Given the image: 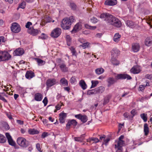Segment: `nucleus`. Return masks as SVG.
Masks as SVG:
<instances>
[{
	"label": "nucleus",
	"instance_id": "nucleus-1",
	"mask_svg": "<svg viewBox=\"0 0 152 152\" xmlns=\"http://www.w3.org/2000/svg\"><path fill=\"white\" fill-rule=\"evenodd\" d=\"M17 142L19 146L23 148H27L29 144L28 141L26 140L24 138L22 137L18 138Z\"/></svg>",
	"mask_w": 152,
	"mask_h": 152
},
{
	"label": "nucleus",
	"instance_id": "nucleus-2",
	"mask_svg": "<svg viewBox=\"0 0 152 152\" xmlns=\"http://www.w3.org/2000/svg\"><path fill=\"white\" fill-rule=\"evenodd\" d=\"M72 23L71 20H62L60 23V25L63 29L68 30L71 28Z\"/></svg>",
	"mask_w": 152,
	"mask_h": 152
},
{
	"label": "nucleus",
	"instance_id": "nucleus-3",
	"mask_svg": "<svg viewBox=\"0 0 152 152\" xmlns=\"http://www.w3.org/2000/svg\"><path fill=\"white\" fill-rule=\"evenodd\" d=\"M11 58V56L8 52L0 51V61H8Z\"/></svg>",
	"mask_w": 152,
	"mask_h": 152
},
{
	"label": "nucleus",
	"instance_id": "nucleus-4",
	"mask_svg": "<svg viewBox=\"0 0 152 152\" xmlns=\"http://www.w3.org/2000/svg\"><path fill=\"white\" fill-rule=\"evenodd\" d=\"M11 29L12 32L17 33L20 31L21 28L18 24L16 23H14L12 24Z\"/></svg>",
	"mask_w": 152,
	"mask_h": 152
},
{
	"label": "nucleus",
	"instance_id": "nucleus-5",
	"mask_svg": "<svg viewBox=\"0 0 152 152\" xmlns=\"http://www.w3.org/2000/svg\"><path fill=\"white\" fill-rule=\"evenodd\" d=\"M107 21L109 24H111L117 27H120L121 26V23L119 20H106Z\"/></svg>",
	"mask_w": 152,
	"mask_h": 152
},
{
	"label": "nucleus",
	"instance_id": "nucleus-6",
	"mask_svg": "<svg viewBox=\"0 0 152 152\" xmlns=\"http://www.w3.org/2000/svg\"><path fill=\"white\" fill-rule=\"evenodd\" d=\"M61 32V29L57 27L52 31L50 35L53 37L56 38L60 35Z\"/></svg>",
	"mask_w": 152,
	"mask_h": 152
},
{
	"label": "nucleus",
	"instance_id": "nucleus-7",
	"mask_svg": "<svg viewBox=\"0 0 152 152\" xmlns=\"http://www.w3.org/2000/svg\"><path fill=\"white\" fill-rule=\"evenodd\" d=\"M126 78L128 80H130L132 79V77L127 74H119L115 76V79L116 80L125 79Z\"/></svg>",
	"mask_w": 152,
	"mask_h": 152
},
{
	"label": "nucleus",
	"instance_id": "nucleus-8",
	"mask_svg": "<svg viewBox=\"0 0 152 152\" xmlns=\"http://www.w3.org/2000/svg\"><path fill=\"white\" fill-rule=\"evenodd\" d=\"M56 80L54 78H50L48 79L46 81V87L47 88H49L56 84Z\"/></svg>",
	"mask_w": 152,
	"mask_h": 152
},
{
	"label": "nucleus",
	"instance_id": "nucleus-9",
	"mask_svg": "<svg viewBox=\"0 0 152 152\" xmlns=\"http://www.w3.org/2000/svg\"><path fill=\"white\" fill-rule=\"evenodd\" d=\"M27 32L29 34L33 36L37 35L39 33V31L37 29H35L33 27H30L29 29H28Z\"/></svg>",
	"mask_w": 152,
	"mask_h": 152
},
{
	"label": "nucleus",
	"instance_id": "nucleus-10",
	"mask_svg": "<svg viewBox=\"0 0 152 152\" xmlns=\"http://www.w3.org/2000/svg\"><path fill=\"white\" fill-rule=\"evenodd\" d=\"M100 17L101 18H107L108 19L111 18L112 19H118L117 18H115V17H114L111 14L107 13H104L100 15Z\"/></svg>",
	"mask_w": 152,
	"mask_h": 152
},
{
	"label": "nucleus",
	"instance_id": "nucleus-11",
	"mask_svg": "<svg viewBox=\"0 0 152 152\" xmlns=\"http://www.w3.org/2000/svg\"><path fill=\"white\" fill-rule=\"evenodd\" d=\"M24 53V51L23 48H19L14 51L13 54L14 56H20L23 55Z\"/></svg>",
	"mask_w": 152,
	"mask_h": 152
},
{
	"label": "nucleus",
	"instance_id": "nucleus-12",
	"mask_svg": "<svg viewBox=\"0 0 152 152\" xmlns=\"http://www.w3.org/2000/svg\"><path fill=\"white\" fill-rule=\"evenodd\" d=\"M77 124V122L75 120L72 119L70 121H69L66 124V128L67 129H69L70 126H75Z\"/></svg>",
	"mask_w": 152,
	"mask_h": 152
},
{
	"label": "nucleus",
	"instance_id": "nucleus-13",
	"mask_svg": "<svg viewBox=\"0 0 152 152\" xmlns=\"http://www.w3.org/2000/svg\"><path fill=\"white\" fill-rule=\"evenodd\" d=\"M111 58H117L120 54V51L117 49H113L111 52Z\"/></svg>",
	"mask_w": 152,
	"mask_h": 152
},
{
	"label": "nucleus",
	"instance_id": "nucleus-14",
	"mask_svg": "<svg viewBox=\"0 0 152 152\" xmlns=\"http://www.w3.org/2000/svg\"><path fill=\"white\" fill-rule=\"evenodd\" d=\"M140 49V45L139 43H134L132 45V50L134 52H138Z\"/></svg>",
	"mask_w": 152,
	"mask_h": 152
},
{
	"label": "nucleus",
	"instance_id": "nucleus-15",
	"mask_svg": "<svg viewBox=\"0 0 152 152\" xmlns=\"http://www.w3.org/2000/svg\"><path fill=\"white\" fill-rule=\"evenodd\" d=\"M81 23H78L75 25L71 32L73 33H76L79 31V29L81 28Z\"/></svg>",
	"mask_w": 152,
	"mask_h": 152
},
{
	"label": "nucleus",
	"instance_id": "nucleus-16",
	"mask_svg": "<svg viewBox=\"0 0 152 152\" xmlns=\"http://www.w3.org/2000/svg\"><path fill=\"white\" fill-rule=\"evenodd\" d=\"M145 44L148 47H150L152 45V38L151 37H147L146 38L144 42Z\"/></svg>",
	"mask_w": 152,
	"mask_h": 152
},
{
	"label": "nucleus",
	"instance_id": "nucleus-17",
	"mask_svg": "<svg viewBox=\"0 0 152 152\" xmlns=\"http://www.w3.org/2000/svg\"><path fill=\"white\" fill-rule=\"evenodd\" d=\"M141 71V70L139 67L137 66H133L131 69V72L134 74L139 73Z\"/></svg>",
	"mask_w": 152,
	"mask_h": 152
},
{
	"label": "nucleus",
	"instance_id": "nucleus-18",
	"mask_svg": "<svg viewBox=\"0 0 152 152\" xmlns=\"http://www.w3.org/2000/svg\"><path fill=\"white\" fill-rule=\"evenodd\" d=\"M66 115V114L65 113H61L59 114V120L60 123H63L65 122Z\"/></svg>",
	"mask_w": 152,
	"mask_h": 152
},
{
	"label": "nucleus",
	"instance_id": "nucleus-19",
	"mask_svg": "<svg viewBox=\"0 0 152 152\" xmlns=\"http://www.w3.org/2000/svg\"><path fill=\"white\" fill-rule=\"evenodd\" d=\"M117 3L116 0H106L105 2V4L109 6H113Z\"/></svg>",
	"mask_w": 152,
	"mask_h": 152
},
{
	"label": "nucleus",
	"instance_id": "nucleus-20",
	"mask_svg": "<svg viewBox=\"0 0 152 152\" xmlns=\"http://www.w3.org/2000/svg\"><path fill=\"white\" fill-rule=\"evenodd\" d=\"M126 24L128 26L132 28H133L137 26V24H135L131 20H128L126 21Z\"/></svg>",
	"mask_w": 152,
	"mask_h": 152
},
{
	"label": "nucleus",
	"instance_id": "nucleus-21",
	"mask_svg": "<svg viewBox=\"0 0 152 152\" xmlns=\"http://www.w3.org/2000/svg\"><path fill=\"white\" fill-rule=\"evenodd\" d=\"M34 73L31 71L27 72L25 75V77L27 79H30L34 76Z\"/></svg>",
	"mask_w": 152,
	"mask_h": 152
},
{
	"label": "nucleus",
	"instance_id": "nucleus-22",
	"mask_svg": "<svg viewBox=\"0 0 152 152\" xmlns=\"http://www.w3.org/2000/svg\"><path fill=\"white\" fill-rule=\"evenodd\" d=\"M42 98V95L40 93H38L34 95V99L37 101H41Z\"/></svg>",
	"mask_w": 152,
	"mask_h": 152
},
{
	"label": "nucleus",
	"instance_id": "nucleus-23",
	"mask_svg": "<svg viewBox=\"0 0 152 152\" xmlns=\"http://www.w3.org/2000/svg\"><path fill=\"white\" fill-rule=\"evenodd\" d=\"M59 67L61 70L64 72H67L68 71V68L66 66V65L64 63H63L59 64Z\"/></svg>",
	"mask_w": 152,
	"mask_h": 152
},
{
	"label": "nucleus",
	"instance_id": "nucleus-24",
	"mask_svg": "<svg viewBox=\"0 0 152 152\" xmlns=\"http://www.w3.org/2000/svg\"><path fill=\"white\" fill-rule=\"evenodd\" d=\"M107 81L108 83V86H110L114 84L116 82V80L113 77H110L108 79Z\"/></svg>",
	"mask_w": 152,
	"mask_h": 152
},
{
	"label": "nucleus",
	"instance_id": "nucleus-25",
	"mask_svg": "<svg viewBox=\"0 0 152 152\" xmlns=\"http://www.w3.org/2000/svg\"><path fill=\"white\" fill-rule=\"evenodd\" d=\"M144 132L145 135L147 136L148 135L149 133V128L148 124L147 123H145L144 124Z\"/></svg>",
	"mask_w": 152,
	"mask_h": 152
},
{
	"label": "nucleus",
	"instance_id": "nucleus-26",
	"mask_svg": "<svg viewBox=\"0 0 152 152\" xmlns=\"http://www.w3.org/2000/svg\"><path fill=\"white\" fill-rule=\"evenodd\" d=\"M28 132V133L31 135L37 134L39 133V131L34 129H29Z\"/></svg>",
	"mask_w": 152,
	"mask_h": 152
},
{
	"label": "nucleus",
	"instance_id": "nucleus-27",
	"mask_svg": "<svg viewBox=\"0 0 152 152\" xmlns=\"http://www.w3.org/2000/svg\"><path fill=\"white\" fill-rule=\"evenodd\" d=\"M117 58H111V62L112 64L114 65L117 66L119 64V61L118 60Z\"/></svg>",
	"mask_w": 152,
	"mask_h": 152
},
{
	"label": "nucleus",
	"instance_id": "nucleus-28",
	"mask_svg": "<svg viewBox=\"0 0 152 152\" xmlns=\"http://www.w3.org/2000/svg\"><path fill=\"white\" fill-rule=\"evenodd\" d=\"M121 35L118 33H115L113 37V40L115 42H118L120 40Z\"/></svg>",
	"mask_w": 152,
	"mask_h": 152
},
{
	"label": "nucleus",
	"instance_id": "nucleus-29",
	"mask_svg": "<svg viewBox=\"0 0 152 152\" xmlns=\"http://www.w3.org/2000/svg\"><path fill=\"white\" fill-rule=\"evenodd\" d=\"M111 96L110 95H107L104 99L103 105H105L107 104L109 102Z\"/></svg>",
	"mask_w": 152,
	"mask_h": 152
},
{
	"label": "nucleus",
	"instance_id": "nucleus-30",
	"mask_svg": "<svg viewBox=\"0 0 152 152\" xmlns=\"http://www.w3.org/2000/svg\"><path fill=\"white\" fill-rule=\"evenodd\" d=\"M79 85L83 90H85L87 88V85L85 81L83 80H80L79 82Z\"/></svg>",
	"mask_w": 152,
	"mask_h": 152
},
{
	"label": "nucleus",
	"instance_id": "nucleus-31",
	"mask_svg": "<svg viewBox=\"0 0 152 152\" xmlns=\"http://www.w3.org/2000/svg\"><path fill=\"white\" fill-rule=\"evenodd\" d=\"M81 40L80 39V42L83 43V44L80 45H79L80 47H82L83 49L86 48H88L89 47L90 44V43L89 42H86L85 43H83L82 41H81Z\"/></svg>",
	"mask_w": 152,
	"mask_h": 152
},
{
	"label": "nucleus",
	"instance_id": "nucleus-32",
	"mask_svg": "<svg viewBox=\"0 0 152 152\" xmlns=\"http://www.w3.org/2000/svg\"><path fill=\"white\" fill-rule=\"evenodd\" d=\"M85 134H82L80 137H75L74 140L75 141L77 142H82L84 139Z\"/></svg>",
	"mask_w": 152,
	"mask_h": 152
},
{
	"label": "nucleus",
	"instance_id": "nucleus-33",
	"mask_svg": "<svg viewBox=\"0 0 152 152\" xmlns=\"http://www.w3.org/2000/svg\"><path fill=\"white\" fill-rule=\"evenodd\" d=\"M124 140H118L117 144L115 145V148H116V147H120V148H122V147L124 145Z\"/></svg>",
	"mask_w": 152,
	"mask_h": 152
},
{
	"label": "nucleus",
	"instance_id": "nucleus-34",
	"mask_svg": "<svg viewBox=\"0 0 152 152\" xmlns=\"http://www.w3.org/2000/svg\"><path fill=\"white\" fill-rule=\"evenodd\" d=\"M61 85H63L65 86H68V81L65 78H61L60 81Z\"/></svg>",
	"mask_w": 152,
	"mask_h": 152
},
{
	"label": "nucleus",
	"instance_id": "nucleus-35",
	"mask_svg": "<svg viewBox=\"0 0 152 152\" xmlns=\"http://www.w3.org/2000/svg\"><path fill=\"white\" fill-rule=\"evenodd\" d=\"M104 71V69L102 68H98L95 70L96 74L99 75L102 73Z\"/></svg>",
	"mask_w": 152,
	"mask_h": 152
},
{
	"label": "nucleus",
	"instance_id": "nucleus-36",
	"mask_svg": "<svg viewBox=\"0 0 152 152\" xmlns=\"http://www.w3.org/2000/svg\"><path fill=\"white\" fill-rule=\"evenodd\" d=\"M104 88L102 86H100L99 87L96 88L95 91L97 93H102L104 90Z\"/></svg>",
	"mask_w": 152,
	"mask_h": 152
},
{
	"label": "nucleus",
	"instance_id": "nucleus-37",
	"mask_svg": "<svg viewBox=\"0 0 152 152\" xmlns=\"http://www.w3.org/2000/svg\"><path fill=\"white\" fill-rule=\"evenodd\" d=\"M37 63L39 65L42 66L44 65L45 64V62L43 60L38 58H36Z\"/></svg>",
	"mask_w": 152,
	"mask_h": 152
},
{
	"label": "nucleus",
	"instance_id": "nucleus-38",
	"mask_svg": "<svg viewBox=\"0 0 152 152\" xmlns=\"http://www.w3.org/2000/svg\"><path fill=\"white\" fill-rule=\"evenodd\" d=\"M6 137L3 135L0 134V143H4L6 141Z\"/></svg>",
	"mask_w": 152,
	"mask_h": 152
},
{
	"label": "nucleus",
	"instance_id": "nucleus-39",
	"mask_svg": "<svg viewBox=\"0 0 152 152\" xmlns=\"http://www.w3.org/2000/svg\"><path fill=\"white\" fill-rule=\"evenodd\" d=\"M66 39L67 42V45L69 46L71 45V38L70 37L69 35H67L66 36Z\"/></svg>",
	"mask_w": 152,
	"mask_h": 152
},
{
	"label": "nucleus",
	"instance_id": "nucleus-40",
	"mask_svg": "<svg viewBox=\"0 0 152 152\" xmlns=\"http://www.w3.org/2000/svg\"><path fill=\"white\" fill-rule=\"evenodd\" d=\"M69 6L71 9L74 11L76 10L77 8V5L74 3H71Z\"/></svg>",
	"mask_w": 152,
	"mask_h": 152
},
{
	"label": "nucleus",
	"instance_id": "nucleus-41",
	"mask_svg": "<svg viewBox=\"0 0 152 152\" xmlns=\"http://www.w3.org/2000/svg\"><path fill=\"white\" fill-rule=\"evenodd\" d=\"M123 115L125 118L130 120H132V115H129V114L128 113L126 112L124 113Z\"/></svg>",
	"mask_w": 152,
	"mask_h": 152
},
{
	"label": "nucleus",
	"instance_id": "nucleus-42",
	"mask_svg": "<svg viewBox=\"0 0 152 152\" xmlns=\"http://www.w3.org/2000/svg\"><path fill=\"white\" fill-rule=\"evenodd\" d=\"M140 117L144 122H146L147 121V115L145 113H142L140 114Z\"/></svg>",
	"mask_w": 152,
	"mask_h": 152
},
{
	"label": "nucleus",
	"instance_id": "nucleus-43",
	"mask_svg": "<svg viewBox=\"0 0 152 152\" xmlns=\"http://www.w3.org/2000/svg\"><path fill=\"white\" fill-rule=\"evenodd\" d=\"M50 22V20H42L40 23V25L43 26L47 23Z\"/></svg>",
	"mask_w": 152,
	"mask_h": 152
},
{
	"label": "nucleus",
	"instance_id": "nucleus-44",
	"mask_svg": "<svg viewBox=\"0 0 152 152\" xmlns=\"http://www.w3.org/2000/svg\"><path fill=\"white\" fill-rule=\"evenodd\" d=\"M80 120L83 123H85L87 121L88 117L87 116L85 115H82V118H81Z\"/></svg>",
	"mask_w": 152,
	"mask_h": 152
},
{
	"label": "nucleus",
	"instance_id": "nucleus-45",
	"mask_svg": "<svg viewBox=\"0 0 152 152\" xmlns=\"http://www.w3.org/2000/svg\"><path fill=\"white\" fill-rule=\"evenodd\" d=\"M85 27L87 29H90L91 30H94L96 28V27L95 26H92L89 25L87 24L85 25Z\"/></svg>",
	"mask_w": 152,
	"mask_h": 152
},
{
	"label": "nucleus",
	"instance_id": "nucleus-46",
	"mask_svg": "<svg viewBox=\"0 0 152 152\" xmlns=\"http://www.w3.org/2000/svg\"><path fill=\"white\" fill-rule=\"evenodd\" d=\"M92 85L91 87V88H92L95 87L96 85L98 84L99 82L98 81L92 80L91 81Z\"/></svg>",
	"mask_w": 152,
	"mask_h": 152
},
{
	"label": "nucleus",
	"instance_id": "nucleus-47",
	"mask_svg": "<svg viewBox=\"0 0 152 152\" xmlns=\"http://www.w3.org/2000/svg\"><path fill=\"white\" fill-rule=\"evenodd\" d=\"M70 50L72 53L73 56H76V51L75 48L73 47H71L70 48Z\"/></svg>",
	"mask_w": 152,
	"mask_h": 152
},
{
	"label": "nucleus",
	"instance_id": "nucleus-48",
	"mask_svg": "<svg viewBox=\"0 0 152 152\" xmlns=\"http://www.w3.org/2000/svg\"><path fill=\"white\" fill-rule=\"evenodd\" d=\"M36 147L38 151L39 152H42L43 151L41 149V148L40 147V145L39 143H37L36 145Z\"/></svg>",
	"mask_w": 152,
	"mask_h": 152
},
{
	"label": "nucleus",
	"instance_id": "nucleus-49",
	"mask_svg": "<svg viewBox=\"0 0 152 152\" xmlns=\"http://www.w3.org/2000/svg\"><path fill=\"white\" fill-rule=\"evenodd\" d=\"M63 105H64L63 103L60 102V103H58L57 105L56 106L55 108L56 110H59L60 109L61 107Z\"/></svg>",
	"mask_w": 152,
	"mask_h": 152
},
{
	"label": "nucleus",
	"instance_id": "nucleus-50",
	"mask_svg": "<svg viewBox=\"0 0 152 152\" xmlns=\"http://www.w3.org/2000/svg\"><path fill=\"white\" fill-rule=\"evenodd\" d=\"M9 144L12 146H14L15 143L13 141L12 138L7 140Z\"/></svg>",
	"mask_w": 152,
	"mask_h": 152
},
{
	"label": "nucleus",
	"instance_id": "nucleus-51",
	"mask_svg": "<svg viewBox=\"0 0 152 152\" xmlns=\"http://www.w3.org/2000/svg\"><path fill=\"white\" fill-rule=\"evenodd\" d=\"M32 25V23L30 22H28L25 25V27L28 29L30 28V26Z\"/></svg>",
	"mask_w": 152,
	"mask_h": 152
},
{
	"label": "nucleus",
	"instance_id": "nucleus-52",
	"mask_svg": "<svg viewBox=\"0 0 152 152\" xmlns=\"http://www.w3.org/2000/svg\"><path fill=\"white\" fill-rule=\"evenodd\" d=\"M145 85H140L139 86V90L140 91H142L145 88Z\"/></svg>",
	"mask_w": 152,
	"mask_h": 152
},
{
	"label": "nucleus",
	"instance_id": "nucleus-53",
	"mask_svg": "<svg viewBox=\"0 0 152 152\" xmlns=\"http://www.w3.org/2000/svg\"><path fill=\"white\" fill-rule=\"evenodd\" d=\"M136 111L135 109H133L131 112V114L132 115V119L134 116L136 115Z\"/></svg>",
	"mask_w": 152,
	"mask_h": 152
},
{
	"label": "nucleus",
	"instance_id": "nucleus-54",
	"mask_svg": "<svg viewBox=\"0 0 152 152\" xmlns=\"http://www.w3.org/2000/svg\"><path fill=\"white\" fill-rule=\"evenodd\" d=\"M26 5V3L24 1H23L19 5V7L22 8H24Z\"/></svg>",
	"mask_w": 152,
	"mask_h": 152
},
{
	"label": "nucleus",
	"instance_id": "nucleus-55",
	"mask_svg": "<svg viewBox=\"0 0 152 152\" xmlns=\"http://www.w3.org/2000/svg\"><path fill=\"white\" fill-rule=\"evenodd\" d=\"M42 102L44 104V106H45L47 105L48 102V100L47 98L46 97H45L44 99L42 101Z\"/></svg>",
	"mask_w": 152,
	"mask_h": 152
},
{
	"label": "nucleus",
	"instance_id": "nucleus-56",
	"mask_svg": "<svg viewBox=\"0 0 152 152\" xmlns=\"http://www.w3.org/2000/svg\"><path fill=\"white\" fill-rule=\"evenodd\" d=\"M48 136V133L46 132H43L42 135L41 137L42 138H45Z\"/></svg>",
	"mask_w": 152,
	"mask_h": 152
},
{
	"label": "nucleus",
	"instance_id": "nucleus-57",
	"mask_svg": "<svg viewBox=\"0 0 152 152\" xmlns=\"http://www.w3.org/2000/svg\"><path fill=\"white\" fill-rule=\"evenodd\" d=\"M5 42L4 37L3 36L0 37V45L1 44L2 42Z\"/></svg>",
	"mask_w": 152,
	"mask_h": 152
},
{
	"label": "nucleus",
	"instance_id": "nucleus-58",
	"mask_svg": "<svg viewBox=\"0 0 152 152\" xmlns=\"http://www.w3.org/2000/svg\"><path fill=\"white\" fill-rule=\"evenodd\" d=\"M91 140L94 141V142L95 143L98 142L99 141L98 138L95 137H91Z\"/></svg>",
	"mask_w": 152,
	"mask_h": 152
},
{
	"label": "nucleus",
	"instance_id": "nucleus-59",
	"mask_svg": "<svg viewBox=\"0 0 152 152\" xmlns=\"http://www.w3.org/2000/svg\"><path fill=\"white\" fill-rule=\"evenodd\" d=\"M145 78L149 79H151L152 78V75L146 74L145 76Z\"/></svg>",
	"mask_w": 152,
	"mask_h": 152
},
{
	"label": "nucleus",
	"instance_id": "nucleus-60",
	"mask_svg": "<svg viewBox=\"0 0 152 152\" xmlns=\"http://www.w3.org/2000/svg\"><path fill=\"white\" fill-rule=\"evenodd\" d=\"M0 99L2 100L4 102H7V100L4 98L0 94Z\"/></svg>",
	"mask_w": 152,
	"mask_h": 152
},
{
	"label": "nucleus",
	"instance_id": "nucleus-61",
	"mask_svg": "<svg viewBox=\"0 0 152 152\" xmlns=\"http://www.w3.org/2000/svg\"><path fill=\"white\" fill-rule=\"evenodd\" d=\"M82 115L80 114L76 115H75V117L80 120L81 118H82Z\"/></svg>",
	"mask_w": 152,
	"mask_h": 152
},
{
	"label": "nucleus",
	"instance_id": "nucleus-62",
	"mask_svg": "<svg viewBox=\"0 0 152 152\" xmlns=\"http://www.w3.org/2000/svg\"><path fill=\"white\" fill-rule=\"evenodd\" d=\"M117 148V150L116 151V152H122L123 148H122L116 147Z\"/></svg>",
	"mask_w": 152,
	"mask_h": 152
},
{
	"label": "nucleus",
	"instance_id": "nucleus-63",
	"mask_svg": "<svg viewBox=\"0 0 152 152\" xmlns=\"http://www.w3.org/2000/svg\"><path fill=\"white\" fill-rule=\"evenodd\" d=\"M5 135H6V137L7 138V140L12 138V137L10 135V134L8 133H5Z\"/></svg>",
	"mask_w": 152,
	"mask_h": 152
},
{
	"label": "nucleus",
	"instance_id": "nucleus-64",
	"mask_svg": "<svg viewBox=\"0 0 152 152\" xmlns=\"http://www.w3.org/2000/svg\"><path fill=\"white\" fill-rule=\"evenodd\" d=\"M45 34L44 33H42V34L41 36H39V38H40L42 39H45Z\"/></svg>",
	"mask_w": 152,
	"mask_h": 152
}]
</instances>
